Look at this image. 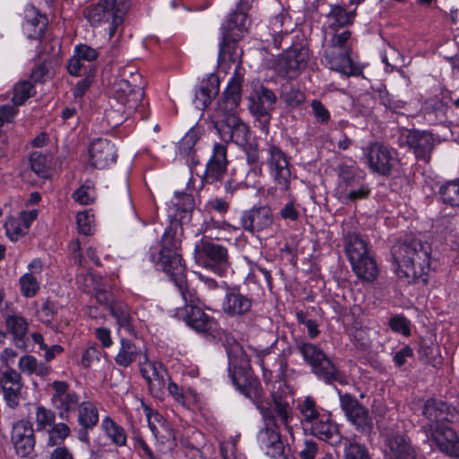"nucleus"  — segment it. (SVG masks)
Wrapping results in <instances>:
<instances>
[{"label":"nucleus","instance_id":"f257e3e1","mask_svg":"<svg viewBox=\"0 0 459 459\" xmlns=\"http://www.w3.org/2000/svg\"><path fill=\"white\" fill-rule=\"evenodd\" d=\"M287 389L285 385H281L277 391L272 393L273 408L269 404L258 405L264 427L257 434V443L260 448L272 458H279L284 454V445L278 430L276 417L289 432L292 429L290 422L293 420L294 401L286 391Z\"/></svg>","mask_w":459,"mask_h":459},{"label":"nucleus","instance_id":"f03ea898","mask_svg":"<svg viewBox=\"0 0 459 459\" xmlns=\"http://www.w3.org/2000/svg\"><path fill=\"white\" fill-rule=\"evenodd\" d=\"M391 252L399 278L427 282L426 275L430 269L432 252L428 242L415 237H406L394 244Z\"/></svg>","mask_w":459,"mask_h":459},{"label":"nucleus","instance_id":"7ed1b4c3","mask_svg":"<svg viewBox=\"0 0 459 459\" xmlns=\"http://www.w3.org/2000/svg\"><path fill=\"white\" fill-rule=\"evenodd\" d=\"M296 349L318 379L325 384L341 382L340 371L321 348L301 340L296 342Z\"/></svg>","mask_w":459,"mask_h":459},{"label":"nucleus","instance_id":"20e7f679","mask_svg":"<svg viewBox=\"0 0 459 459\" xmlns=\"http://www.w3.org/2000/svg\"><path fill=\"white\" fill-rule=\"evenodd\" d=\"M128 0H99L98 3L84 8L83 16L91 26H97L111 19L109 36L116 33L117 28L123 22L124 15L128 9Z\"/></svg>","mask_w":459,"mask_h":459},{"label":"nucleus","instance_id":"39448f33","mask_svg":"<svg viewBox=\"0 0 459 459\" xmlns=\"http://www.w3.org/2000/svg\"><path fill=\"white\" fill-rule=\"evenodd\" d=\"M264 163L268 169L276 187L282 193L290 189L292 174L290 163L287 154L276 144L269 143L265 149V159Z\"/></svg>","mask_w":459,"mask_h":459},{"label":"nucleus","instance_id":"423d86ee","mask_svg":"<svg viewBox=\"0 0 459 459\" xmlns=\"http://www.w3.org/2000/svg\"><path fill=\"white\" fill-rule=\"evenodd\" d=\"M264 163L268 169L276 187L282 193L290 189L292 174L290 163L287 154L276 144L269 143L265 149V159Z\"/></svg>","mask_w":459,"mask_h":459},{"label":"nucleus","instance_id":"0eeeda50","mask_svg":"<svg viewBox=\"0 0 459 459\" xmlns=\"http://www.w3.org/2000/svg\"><path fill=\"white\" fill-rule=\"evenodd\" d=\"M130 76L131 81L121 78L117 80L113 86L114 97L124 106L128 114L139 108L144 95L143 87L136 84L141 81V75L138 73H131Z\"/></svg>","mask_w":459,"mask_h":459},{"label":"nucleus","instance_id":"6e6552de","mask_svg":"<svg viewBox=\"0 0 459 459\" xmlns=\"http://www.w3.org/2000/svg\"><path fill=\"white\" fill-rule=\"evenodd\" d=\"M340 406L347 420L355 427L357 431L369 434L373 429V420L368 408L363 406L351 394L339 392Z\"/></svg>","mask_w":459,"mask_h":459},{"label":"nucleus","instance_id":"1a4fd4ad","mask_svg":"<svg viewBox=\"0 0 459 459\" xmlns=\"http://www.w3.org/2000/svg\"><path fill=\"white\" fill-rule=\"evenodd\" d=\"M53 394L50 401L57 411L61 420H69L71 414L75 412L82 403L79 394L70 388L65 381H54L51 384Z\"/></svg>","mask_w":459,"mask_h":459},{"label":"nucleus","instance_id":"9d476101","mask_svg":"<svg viewBox=\"0 0 459 459\" xmlns=\"http://www.w3.org/2000/svg\"><path fill=\"white\" fill-rule=\"evenodd\" d=\"M247 17L245 13L234 12L230 15L226 24L221 28L222 39L220 43V59H232V49L240 37V33L247 30Z\"/></svg>","mask_w":459,"mask_h":459},{"label":"nucleus","instance_id":"9b49d317","mask_svg":"<svg viewBox=\"0 0 459 459\" xmlns=\"http://www.w3.org/2000/svg\"><path fill=\"white\" fill-rule=\"evenodd\" d=\"M195 253L198 259H205V266L211 267L214 272L222 273L230 266L229 252L226 247L213 240L203 238L195 245Z\"/></svg>","mask_w":459,"mask_h":459},{"label":"nucleus","instance_id":"f8f14e48","mask_svg":"<svg viewBox=\"0 0 459 459\" xmlns=\"http://www.w3.org/2000/svg\"><path fill=\"white\" fill-rule=\"evenodd\" d=\"M382 437L385 453L389 459H416L417 452L406 435L394 429H386Z\"/></svg>","mask_w":459,"mask_h":459},{"label":"nucleus","instance_id":"ddd939ff","mask_svg":"<svg viewBox=\"0 0 459 459\" xmlns=\"http://www.w3.org/2000/svg\"><path fill=\"white\" fill-rule=\"evenodd\" d=\"M364 153L370 169L382 176L389 175L396 163L395 152L378 142L371 143Z\"/></svg>","mask_w":459,"mask_h":459},{"label":"nucleus","instance_id":"4468645a","mask_svg":"<svg viewBox=\"0 0 459 459\" xmlns=\"http://www.w3.org/2000/svg\"><path fill=\"white\" fill-rule=\"evenodd\" d=\"M218 121L216 128L224 142H233L237 144H244L248 137L249 130L235 112L227 115L217 114Z\"/></svg>","mask_w":459,"mask_h":459},{"label":"nucleus","instance_id":"2eb2a0df","mask_svg":"<svg viewBox=\"0 0 459 459\" xmlns=\"http://www.w3.org/2000/svg\"><path fill=\"white\" fill-rule=\"evenodd\" d=\"M273 221L272 209L267 205H259L243 212L240 224L246 231L252 234H259L271 229Z\"/></svg>","mask_w":459,"mask_h":459},{"label":"nucleus","instance_id":"dca6fc26","mask_svg":"<svg viewBox=\"0 0 459 459\" xmlns=\"http://www.w3.org/2000/svg\"><path fill=\"white\" fill-rule=\"evenodd\" d=\"M324 57L330 69L347 76L359 75V67L351 61V49L323 45Z\"/></svg>","mask_w":459,"mask_h":459},{"label":"nucleus","instance_id":"f3484780","mask_svg":"<svg viewBox=\"0 0 459 459\" xmlns=\"http://www.w3.org/2000/svg\"><path fill=\"white\" fill-rule=\"evenodd\" d=\"M140 373L146 380L150 392L159 395L166 388L169 377L167 368L160 362H153L143 355V360H139Z\"/></svg>","mask_w":459,"mask_h":459},{"label":"nucleus","instance_id":"a211bd4d","mask_svg":"<svg viewBox=\"0 0 459 459\" xmlns=\"http://www.w3.org/2000/svg\"><path fill=\"white\" fill-rule=\"evenodd\" d=\"M11 440L19 456L29 457L33 453L36 445L35 430L32 424L25 420L13 423Z\"/></svg>","mask_w":459,"mask_h":459},{"label":"nucleus","instance_id":"6ab92c4d","mask_svg":"<svg viewBox=\"0 0 459 459\" xmlns=\"http://www.w3.org/2000/svg\"><path fill=\"white\" fill-rule=\"evenodd\" d=\"M186 324L204 335H213L218 329V323L215 318L207 315L199 306H185L178 311Z\"/></svg>","mask_w":459,"mask_h":459},{"label":"nucleus","instance_id":"aec40b11","mask_svg":"<svg viewBox=\"0 0 459 459\" xmlns=\"http://www.w3.org/2000/svg\"><path fill=\"white\" fill-rule=\"evenodd\" d=\"M400 141L413 151L417 159L429 160L434 148V136L428 131L404 129Z\"/></svg>","mask_w":459,"mask_h":459},{"label":"nucleus","instance_id":"412c9836","mask_svg":"<svg viewBox=\"0 0 459 459\" xmlns=\"http://www.w3.org/2000/svg\"><path fill=\"white\" fill-rule=\"evenodd\" d=\"M423 416L429 420V431L449 422H453L456 417L455 408L450 407L442 400L430 398L424 404Z\"/></svg>","mask_w":459,"mask_h":459},{"label":"nucleus","instance_id":"4be33fe9","mask_svg":"<svg viewBox=\"0 0 459 459\" xmlns=\"http://www.w3.org/2000/svg\"><path fill=\"white\" fill-rule=\"evenodd\" d=\"M276 101L277 97L272 90L264 85H258L249 97L250 112L258 119L268 122Z\"/></svg>","mask_w":459,"mask_h":459},{"label":"nucleus","instance_id":"5701e85b","mask_svg":"<svg viewBox=\"0 0 459 459\" xmlns=\"http://www.w3.org/2000/svg\"><path fill=\"white\" fill-rule=\"evenodd\" d=\"M253 299L243 294L239 288H229L221 303V309L230 317H242L247 315L252 307Z\"/></svg>","mask_w":459,"mask_h":459},{"label":"nucleus","instance_id":"b1692460","mask_svg":"<svg viewBox=\"0 0 459 459\" xmlns=\"http://www.w3.org/2000/svg\"><path fill=\"white\" fill-rule=\"evenodd\" d=\"M309 50L305 47L289 48L279 61V66L288 78H295L307 67Z\"/></svg>","mask_w":459,"mask_h":459},{"label":"nucleus","instance_id":"393cba45","mask_svg":"<svg viewBox=\"0 0 459 459\" xmlns=\"http://www.w3.org/2000/svg\"><path fill=\"white\" fill-rule=\"evenodd\" d=\"M227 147L221 143H215L212 155L205 167L203 182L205 184H213L222 180L227 172Z\"/></svg>","mask_w":459,"mask_h":459},{"label":"nucleus","instance_id":"a878e982","mask_svg":"<svg viewBox=\"0 0 459 459\" xmlns=\"http://www.w3.org/2000/svg\"><path fill=\"white\" fill-rule=\"evenodd\" d=\"M0 387L4 393L6 404L10 408H16L19 405L21 392L23 387L21 374L11 368L1 371Z\"/></svg>","mask_w":459,"mask_h":459},{"label":"nucleus","instance_id":"bb28decb","mask_svg":"<svg viewBox=\"0 0 459 459\" xmlns=\"http://www.w3.org/2000/svg\"><path fill=\"white\" fill-rule=\"evenodd\" d=\"M147 418L148 426L160 444L165 446L169 450L177 446L176 433L169 421L158 412L149 411Z\"/></svg>","mask_w":459,"mask_h":459},{"label":"nucleus","instance_id":"cd10ccee","mask_svg":"<svg viewBox=\"0 0 459 459\" xmlns=\"http://www.w3.org/2000/svg\"><path fill=\"white\" fill-rule=\"evenodd\" d=\"M243 75L238 69L235 70L234 75L228 82V86L223 92V97L218 102L217 114L227 115L235 112L241 100V86Z\"/></svg>","mask_w":459,"mask_h":459},{"label":"nucleus","instance_id":"c85d7f7f","mask_svg":"<svg viewBox=\"0 0 459 459\" xmlns=\"http://www.w3.org/2000/svg\"><path fill=\"white\" fill-rule=\"evenodd\" d=\"M91 164L99 169L108 168L116 162L117 153L115 145L107 139H97L89 150Z\"/></svg>","mask_w":459,"mask_h":459},{"label":"nucleus","instance_id":"c756f323","mask_svg":"<svg viewBox=\"0 0 459 459\" xmlns=\"http://www.w3.org/2000/svg\"><path fill=\"white\" fill-rule=\"evenodd\" d=\"M305 429L309 430L311 435L329 443L331 446H337L342 440L338 426L333 421L329 413L325 414Z\"/></svg>","mask_w":459,"mask_h":459},{"label":"nucleus","instance_id":"7c9ffc66","mask_svg":"<svg viewBox=\"0 0 459 459\" xmlns=\"http://www.w3.org/2000/svg\"><path fill=\"white\" fill-rule=\"evenodd\" d=\"M231 380L237 388L247 398L252 400L258 408L259 404H269L273 408V403H264L261 401L263 391L261 384L257 377L251 373L247 372L244 375L237 377L236 373L231 375Z\"/></svg>","mask_w":459,"mask_h":459},{"label":"nucleus","instance_id":"2f4dec72","mask_svg":"<svg viewBox=\"0 0 459 459\" xmlns=\"http://www.w3.org/2000/svg\"><path fill=\"white\" fill-rule=\"evenodd\" d=\"M291 19L286 12L281 10L280 13L273 16L268 23V37L264 35V40L269 42L273 41L275 48L281 47V40L284 36L291 31Z\"/></svg>","mask_w":459,"mask_h":459},{"label":"nucleus","instance_id":"473e14b6","mask_svg":"<svg viewBox=\"0 0 459 459\" xmlns=\"http://www.w3.org/2000/svg\"><path fill=\"white\" fill-rule=\"evenodd\" d=\"M343 247L349 261H352L369 254L367 242L359 234L351 230L348 223L342 225Z\"/></svg>","mask_w":459,"mask_h":459},{"label":"nucleus","instance_id":"72a5a7b5","mask_svg":"<svg viewBox=\"0 0 459 459\" xmlns=\"http://www.w3.org/2000/svg\"><path fill=\"white\" fill-rule=\"evenodd\" d=\"M438 448L452 456H459V440L455 431L447 424L430 430Z\"/></svg>","mask_w":459,"mask_h":459},{"label":"nucleus","instance_id":"f704fd0d","mask_svg":"<svg viewBox=\"0 0 459 459\" xmlns=\"http://www.w3.org/2000/svg\"><path fill=\"white\" fill-rule=\"evenodd\" d=\"M144 354L147 352L143 347L137 346L133 341L122 337L115 362L120 367L127 368L135 361L143 360Z\"/></svg>","mask_w":459,"mask_h":459},{"label":"nucleus","instance_id":"c9c22d12","mask_svg":"<svg viewBox=\"0 0 459 459\" xmlns=\"http://www.w3.org/2000/svg\"><path fill=\"white\" fill-rule=\"evenodd\" d=\"M158 264L174 283L182 282V279L186 277V266L182 262L181 255L178 253L169 252V254L159 255Z\"/></svg>","mask_w":459,"mask_h":459},{"label":"nucleus","instance_id":"e433bc0d","mask_svg":"<svg viewBox=\"0 0 459 459\" xmlns=\"http://www.w3.org/2000/svg\"><path fill=\"white\" fill-rule=\"evenodd\" d=\"M356 11H347L342 5L330 4V10L325 15L328 30L340 31L347 26L353 24Z\"/></svg>","mask_w":459,"mask_h":459},{"label":"nucleus","instance_id":"4c0bfd02","mask_svg":"<svg viewBox=\"0 0 459 459\" xmlns=\"http://www.w3.org/2000/svg\"><path fill=\"white\" fill-rule=\"evenodd\" d=\"M220 91L219 76L215 74H210L205 80H203L199 90L195 93V103L196 108L204 109L211 104Z\"/></svg>","mask_w":459,"mask_h":459},{"label":"nucleus","instance_id":"58836bf2","mask_svg":"<svg viewBox=\"0 0 459 459\" xmlns=\"http://www.w3.org/2000/svg\"><path fill=\"white\" fill-rule=\"evenodd\" d=\"M47 23V17L39 13L34 8L26 11L23 30L30 39L41 38L46 30Z\"/></svg>","mask_w":459,"mask_h":459},{"label":"nucleus","instance_id":"ea45409f","mask_svg":"<svg viewBox=\"0 0 459 459\" xmlns=\"http://www.w3.org/2000/svg\"><path fill=\"white\" fill-rule=\"evenodd\" d=\"M350 263L358 278L363 281H372L378 275L377 263L370 253L358 259L350 261Z\"/></svg>","mask_w":459,"mask_h":459},{"label":"nucleus","instance_id":"a19ab883","mask_svg":"<svg viewBox=\"0 0 459 459\" xmlns=\"http://www.w3.org/2000/svg\"><path fill=\"white\" fill-rule=\"evenodd\" d=\"M297 410L300 414L301 422L305 429L326 414L312 396H307L304 400L300 401Z\"/></svg>","mask_w":459,"mask_h":459},{"label":"nucleus","instance_id":"79ce46f5","mask_svg":"<svg viewBox=\"0 0 459 459\" xmlns=\"http://www.w3.org/2000/svg\"><path fill=\"white\" fill-rule=\"evenodd\" d=\"M8 332L13 336V341L18 348H26V334L28 333L27 321L18 315L8 316L5 318Z\"/></svg>","mask_w":459,"mask_h":459},{"label":"nucleus","instance_id":"37998d69","mask_svg":"<svg viewBox=\"0 0 459 459\" xmlns=\"http://www.w3.org/2000/svg\"><path fill=\"white\" fill-rule=\"evenodd\" d=\"M42 434L45 436L47 447H56L64 446L65 439L71 436L72 430L65 422H56Z\"/></svg>","mask_w":459,"mask_h":459},{"label":"nucleus","instance_id":"c03bdc74","mask_svg":"<svg viewBox=\"0 0 459 459\" xmlns=\"http://www.w3.org/2000/svg\"><path fill=\"white\" fill-rule=\"evenodd\" d=\"M419 358L425 363L436 367L442 363L439 346L431 338H423L419 347Z\"/></svg>","mask_w":459,"mask_h":459},{"label":"nucleus","instance_id":"a18cd8bd","mask_svg":"<svg viewBox=\"0 0 459 459\" xmlns=\"http://www.w3.org/2000/svg\"><path fill=\"white\" fill-rule=\"evenodd\" d=\"M78 424L82 428L93 429L99 422V411L91 401H82L78 407Z\"/></svg>","mask_w":459,"mask_h":459},{"label":"nucleus","instance_id":"49530a36","mask_svg":"<svg viewBox=\"0 0 459 459\" xmlns=\"http://www.w3.org/2000/svg\"><path fill=\"white\" fill-rule=\"evenodd\" d=\"M101 428L107 437L117 446H126L127 435L123 427L115 422L110 417L107 416L101 422Z\"/></svg>","mask_w":459,"mask_h":459},{"label":"nucleus","instance_id":"de8ad7c7","mask_svg":"<svg viewBox=\"0 0 459 459\" xmlns=\"http://www.w3.org/2000/svg\"><path fill=\"white\" fill-rule=\"evenodd\" d=\"M56 413L51 409L39 405L35 411V431L44 433L56 421Z\"/></svg>","mask_w":459,"mask_h":459},{"label":"nucleus","instance_id":"09e8293b","mask_svg":"<svg viewBox=\"0 0 459 459\" xmlns=\"http://www.w3.org/2000/svg\"><path fill=\"white\" fill-rule=\"evenodd\" d=\"M109 311L111 315L116 318L120 327H124L128 331L132 329V314L129 307L120 301H115L109 305Z\"/></svg>","mask_w":459,"mask_h":459},{"label":"nucleus","instance_id":"8fccbe9b","mask_svg":"<svg viewBox=\"0 0 459 459\" xmlns=\"http://www.w3.org/2000/svg\"><path fill=\"white\" fill-rule=\"evenodd\" d=\"M439 195L444 204L459 208V179L443 184L439 188Z\"/></svg>","mask_w":459,"mask_h":459},{"label":"nucleus","instance_id":"3c124183","mask_svg":"<svg viewBox=\"0 0 459 459\" xmlns=\"http://www.w3.org/2000/svg\"><path fill=\"white\" fill-rule=\"evenodd\" d=\"M31 169L40 178H46L49 176L51 158L41 152H33L30 157Z\"/></svg>","mask_w":459,"mask_h":459},{"label":"nucleus","instance_id":"603ef678","mask_svg":"<svg viewBox=\"0 0 459 459\" xmlns=\"http://www.w3.org/2000/svg\"><path fill=\"white\" fill-rule=\"evenodd\" d=\"M339 185L338 188L340 192L343 189L353 187L359 183L360 178L358 176L356 170L348 165H341L338 169Z\"/></svg>","mask_w":459,"mask_h":459},{"label":"nucleus","instance_id":"864d4df0","mask_svg":"<svg viewBox=\"0 0 459 459\" xmlns=\"http://www.w3.org/2000/svg\"><path fill=\"white\" fill-rule=\"evenodd\" d=\"M323 45L335 46L338 48H343L345 49L352 48L351 43V31L350 30H343L342 31H333L330 34V39L327 36L325 37Z\"/></svg>","mask_w":459,"mask_h":459},{"label":"nucleus","instance_id":"5fc2aeb1","mask_svg":"<svg viewBox=\"0 0 459 459\" xmlns=\"http://www.w3.org/2000/svg\"><path fill=\"white\" fill-rule=\"evenodd\" d=\"M281 99L290 107H299L305 100V94L291 84L281 87Z\"/></svg>","mask_w":459,"mask_h":459},{"label":"nucleus","instance_id":"6e6d98bb","mask_svg":"<svg viewBox=\"0 0 459 459\" xmlns=\"http://www.w3.org/2000/svg\"><path fill=\"white\" fill-rule=\"evenodd\" d=\"M74 199L82 205H88L95 201L96 195L93 183L90 180L81 186L74 194Z\"/></svg>","mask_w":459,"mask_h":459},{"label":"nucleus","instance_id":"4d7b16f0","mask_svg":"<svg viewBox=\"0 0 459 459\" xmlns=\"http://www.w3.org/2000/svg\"><path fill=\"white\" fill-rule=\"evenodd\" d=\"M357 189H343L340 192V198L344 204L349 202L355 203L358 200L367 199L370 194V189L364 184L358 183Z\"/></svg>","mask_w":459,"mask_h":459},{"label":"nucleus","instance_id":"13d9d810","mask_svg":"<svg viewBox=\"0 0 459 459\" xmlns=\"http://www.w3.org/2000/svg\"><path fill=\"white\" fill-rule=\"evenodd\" d=\"M181 240L177 238L176 232L171 229H166L162 239L161 248L159 251V255H164L170 253H178L177 250L180 247Z\"/></svg>","mask_w":459,"mask_h":459},{"label":"nucleus","instance_id":"bf43d9fd","mask_svg":"<svg viewBox=\"0 0 459 459\" xmlns=\"http://www.w3.org/2000/svg\"><path fill=\"white\" fill-rule=\"evenodd\" d=\"M33 93L32 82L22 81L14 86L13 101L15 105H22L30 97L33 96Z\"/></svg>","mask_w":459,"mask_h":459},{"label":"nucleus","instance_id":"052dcab7","mask_svg":"<svg viewBox=\"0 0 459 459\" xmlns=\"http://www.w3.org/2000/svg\"><path fill=\"white\" fill-rule=\"evenodd\" d=\"M19 282L21 285V292L26 298L34 297L39 290V283L33 273L22 275Z\"/></svg>","mask_w":459,"mask_h":459},{"label":"nucleus","instance_id":"680f3d73","mask_svg":"<svg viewBox=\"0 0 459 459\" xmlns=\"http://www.w3.org/2000/svg\"><path fill=\"white\" fill-rule=\"evenodd\" d=\"M4 227L7 236L13 241H16L28 232L26 226L22 225V221L14 217L8 218Z\"/></svg>","mask_w":459,"mask_h":459},{"label":"nucleus","instance_id":"e2e57ef3","mask_svg":"<svg viewBox=\"0 0 459 459\" xmlns=\"http://www.w3.org/2000/svg\"><path fill=\"white\" fill-rule=\"evenodd\" d=\"M175 285L178 289L182 299H184L186 305H197L200 303V299L197 295L196 290L194 288H191L188 281H186V277L182 279V282H176Z\"/></svg>","mask_w":459,"mask_h":459},{"label":"nucleus","instance_id":"0e129e2a","mask_svg":"<svg viewBox=\"0 0 459 459\" xmlns=\"http://www.w3.org/2000/svg\"><path fill=\"white\" fill-rule=\"evenodd\" d=\"M344 441V459H371L366 446L358 443H351L347 438Z\"/></svg>","mask_w":459,"mask_h":459},{"label":"nucleus","instance_id":"69168bd1","mask_svg":"<svg viewBox=\"0 0 459 459\" xmlns=\"http://www.w3.org/2000/svg\"><path fill=\"white\" fill-rule=\"evenodd\" d=\"M200 136L198 132L192 128L178 143V152L182 155H190Z\"/></svg>","mask_w":459,"mask_h":459},{"label":"nucleus","instance_id":"338daca9","mask_svg":"<svg viewBox=\"0 0 459 459\" xmlns=\"http://www.w3.org/2000/svg\"><path fill=\"white\" fill-rule=\"evenodd\" d=\"M425 108L429 112L434 113L436 117H443L446 114L449 106L443 99L434 96L425 101Z\"/></svg>","mask_w":459,"mask_h":459},{"label":"nucleus","instance_id":"774afa93","mask_svg":"<svg viewBox=\"0 0 459 459\" xmlns=\"http://www.w3.org/2000/svg\"><path fill=\"white\" fill-rule=\"evenodd\" d=\"M92 215H90L88 212H78L76 216V223L78 231L85 236L91 235L92 230Z\"/></svg>","mask_w":459,"mask_h":459}]
</instances>
